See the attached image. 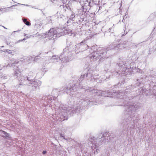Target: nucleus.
Returning <instances> with one entry per match:
<instances>
[{
	"instance_id": "f257e3e1",
	"label": "nucleus",
	"mask_w": 156,
	"mask_h": 156,
	"mask_svg": "<svg viewBox=\"0 0 156 156\" xmlns=\"http://www.w3.org/2000/svg\"><path fill=\"white\" fill-rule=\"evenodd\" d=\"M57 34V31L53 28L51 29L49 31L48 35L50 39H52L55 37Z\"/></svg>"
},
{
	"instance_id": "7ed1b4c3",
	"label": "nucleus",
	"mask_w": 156,
	"mask_h": 156,
	"mask_svg": "<svg viewBox=\"0 0 156 156\" xmlns=\"http://www.w3.org/2000/svg\"><path fill=\"white\" fill-rule=\"evenodd\" d=\"M6 52H7L9 54H10L12 53V52L11 50L7 49L6 50Z\"/></svg>"
},
{
	"instance_id": "f03ea898",
	"label": "nucleus",
	"mask_w": 156,
	"mask_h": 156,
	"mask_svg": "<svg viewBox=\"0 0 156 156\" xmlns=\"http://www.w3.org/2000/svg\"><path fill=\"white\" fill-rule=\"evenodd\" d=\"M23 21L24 23L27 25L30 26V23L27 21V20L26 19H23Z\"/></svg>"
},
{
	"instance_id": "20e7f679",
	"label": "nucleus",
	"mask_w": 156,
	"mask_h": 156,
	"mask_svg": "<svg viewBox=\"0 0 156 156\" xmlns=\"http://www.w3.org/2000/svg\"><path fill=\"white\" fill-rule=\"evenodd\" d=\"M46 152L45 151H44L43 152V154H45V153H46Z\"/></svg>"
}]
</instances>
